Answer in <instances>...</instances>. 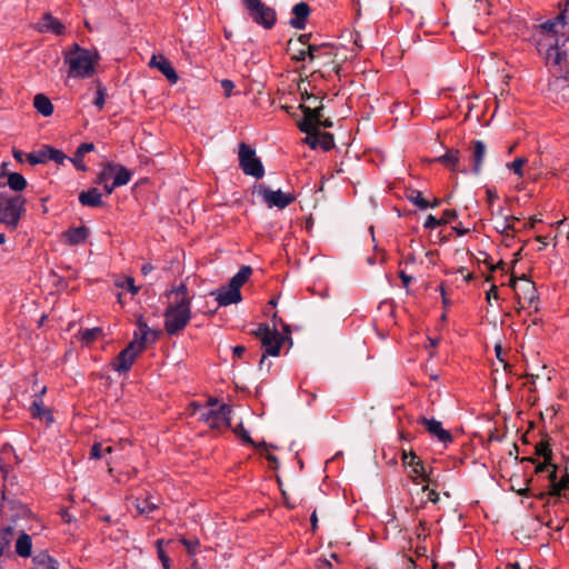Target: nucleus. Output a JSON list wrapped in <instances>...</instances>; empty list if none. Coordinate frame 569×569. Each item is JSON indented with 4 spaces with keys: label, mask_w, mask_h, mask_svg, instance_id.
Returning <instances> with one entry per match:
<instances>
[{
    "label": "nucleus",
    "mask_w": 569,
    "mask_h": 569,
    "mask_svg": "<svg viewBox=\"0 0 569 569\" xmlns=\"http://www.w3.org/2000/svg\"><path fill=\"white\" fill-rule=\"evenodd\" d=\"M2 498L4 499L3 493ZM28 516L29 510L21 503H16L13 501L6 502L3 500L0 505V553H7V556L10 557V546L13 535L21 529L18 522L22 518H28Z\"/></svg>",
    "instance_id": "nucleus-1"
},
{
    "label": "nucleus",
    "mask_w": 569,
    "mask_h": 569,
    "mask_svg": "<svg viewBox=\"0 0 569 569\" xmlns=\"http://www.w3.org/2000/svg\"><path fill=\"white\" fill-rule=\"evenodd\" d=\"M100 56L97 50H90L74 43L63 52L64 63L68 66L69 78H90L96 72V64Z\"/></svg>",
    "instance_id": "nucleus-2"
},
{
    "label": "nucleus",
    "mask_w": 569,
    "mask_h": 569,
    "mask_svg": "<svg viewBox=\"0 0 569 569\" xmlns=\"http://www.w3.org/2000/svg\"><path fill=\"white\" fill-rule=\"evenodd\" d=\"M251 335L260 340L264 350L259 363L260 367H262L267 357H278L284 343L288 342L289 347L292 346L291 329L288 323H282V333L278 329H271L268 323H259L251 331Z\"/></svg>",
    "instance_id": "nucleus-3"
},
{
    "label": "nucleus",
    "mask_w": 569,
    "mask_h": 569,
    "mask_svg": "<svg viewBox=\"0 0 569 569\" xmlns=\"http://www.w3.org/2000/svg\"><path fill=\"white\" fill-rule=\"evenodd\" d=\"M546 59L555 77L552 86L562 91V97L565 99L569 98V84H567V81H569L568 53L561 50L558 43L555 46L550 44Z\"/></svg>",
    "instance_id": "nucleus-4"
},
{
    "label": "nucleus",
    "mask_w": 569,
    "mask_h": 569,
    "mask_svg": "<svg viewBox=\"0 0 569 569\" xmlns=\"http://www.w3.org/2000/svg\"><path fill=\"white\" fill-rule=\"evenodd\" d=\"M164 330L169 336L181 332L191 319V299L180 298L170 303L164 310Z\"/></svg>",
    "instance_id": "nucleus-5"
},
{
    "label": "nucleus",
    "mask_w": 569,
    "mask_h": 569,
    "mask_svg": "<svg viewBox=\"0 0 569 569\" xmlns=\"http://www.w3.org/2000/svg\"><path fill=\"white\" fill-rule=\"evenodd\" d=\"M536 455L542 457L545 461L536 467V473L548 471L550 481V496L560 497L563 490L569 489V475H566L560 481L557 480V466L551 463L552 451L549 443L540 441L536 446Z\"/></svg>",
    "instance_id": "nucleus-6"
},
{
    "label": "nucleus",
    "mask_w": 569,
    "mask_h": 569,
    "mask_svg": "<svg viewBox=\"0 0 569 569\" xmlns=\"http://www.w3.org/2000/svg\"><path fill=\"white\" fill-rule=\"evenodd\" d=\"M26 200L21 194L0 193V224L9 230L17 229L24 212Z\"/></svg>",
    "instance_id": "nucleus-7"
},
{
    "label": "nucleus",
    "mask_w": 569,
    "mask_h": 569,
    "mask_svg": "<svg viewBox=\"0 0 569 569\" xmlns=\"http://www.w3.org/2000/svg\"><path fill=\"white\" fill-rule=\"evenodd\" d=\"M251 20L267 30L272 29L277 23L276 10L268 7L261 0H241Z\"/></svg>",
    "instance_id": "nucleus-8"
},
{
    "label": "nucleus",
    "mask_w": 569,
    "mask_h": 569,
    "mask_svg": "<svg viewBox=\"0 0 569 569\" xmlns=\"http://www.w3.org/2000/svg\"><path fill=\"white\" fill-rule=\"evenodd\" d=\"M238 158L239 167L242 169L244 174L251 176L256 179H261L264 176L262 162L256 156V150L251 146L241 142L239 144Z\"/></svg>",
    "instance_id": "nucleus-9"
},
{
    "label": "nucleus",
    "mask_w": 569,
    "mask_h": 569,
    "mask_svg": "<svg viewBox=\"0 0 569 569\" xmlns=\"http://www.w3.org/2000/svg\"><path fill=\"white\" fill-rule=\"evenodd\" d=\"M508 286L513 288L516 297L519 299L522 308L536 307L539 297L535 282L528 280L526 277L519 279L511 277Z\"/></svg>",
    "instance_id": "nucleus-10"
},
{
    "label": "nucleus",
    "mask_w": 569,
    "mask_h": 569,
    "mask_svg": "<svg viewBox=\"0 0 569 569\" xmlns=\"http://www.w3.org/2000/svg\"><path fill=\"white\" fill-rule=\"evenodd\" d=\"M146 348L142 347V342H138V335H133V340L120 351L116 359L114 370L118 372H128L138 355H140Z\"/></svg>",
    "instance_id": "nucleus-11"
},
{
    "label": "nucleus",
    "mask_w": 569,
    "mask_h": 569,
    "mask_svg": "<svg viewBox=\"0 0 569 569\" xmlns=\"http://www.w3.org/2000/svg\"><path fill=\"white\" fill-rule=\"evenodd\" d=\"M231 408L228 405H220L217 408L203 409L200 413V420L206 422L211 429H219L221 426H230Z\"/></svg>",
    "instance_id": "nucleus-12"
},
{
    "label": "nucleus",
    "mask_w": 569,
    "mask_h": 569,
    "mask_svg": "<svg viewBox=\"0 0 569 569\" xmlns=\"http://www.w3.org/2000/svg\"><path fill=\"white\" fill-rule=\"evenodd\" d=\"M258 193L269 208L276 207L278 209H284L296 200V197L290 192L284 193L281 190L272 191L263 184L258 187Z\"/></svg>",
    "instance_id": "nucleus-13"
},
{
    "label": "nucleus",
    "mask_w": 569,
    "mask_h": 569,
    "mask_svg": "<svg viewBox=\"0 0 569 569\" xmlns=\"http://www.w3.org/2000/svg\"><path fill=\"white\" fill-rule=\"evenodd\" d=\"M66 159L67 156L61 150L50 146H44L39 151L28 154V161L31 164L46 163L48 161H54L59 164H62Z\"/></svg>",
    "instance_id": "nucleus-14"
},
{
    "label": "nucleus",
    "mask_w": 569,
    "mask_h": 569,
    "mask_svg": "<svg viewBox=\"0 0 569 569\" xmlns=\"http://www.w3.org/2000/svg\"><path fill=\"white\" fill-rule=\"evenodd\" d=\"M300 108L303 112V119L298 123V128L305 133H310V131H315V127H318V122L321 120L323 106L310 108L300 104Z\"/></svg>",
    "instance_id": "nucleus-15"
},
{
    "label": "nucleus",
    "mask_w": 569,
    "mask_h": 569,
    "mask_svg": "<svg viewBox=\"0 0 569 569\" xmlns=\"http://www.w3.org/2000/svg\"><path fill=\"white\" fill-rule=\"evenodd\" d=\"M47 388L42 389L34 395V399L30 406L32 418L44 421L47 426H51L54 421L53 413L50 409L46 408L42 401V396L46 393Z\"/></svg>",
    "instance_id": "nucleus-16"
},
{
    "label": "nucleus",
    "mask_w": 569,
    "mask_h": 569,
    "mask_svg": "<svg viewBox=\"0 0 569 569\" xmlns=\"http://www.w3.org/2000/svg\"><path fill=\"white\" fill-rule=\"evenodd\" d=\"M419 423L422 425L429 435L436 438L443 445L452 442V436L449 430L442 428V423L433 418L428 419L422 417L419 420Z\"/></svg>",
    "instance_id": "nucleus-17"
},
{
    "label": "nucleus",
    "mask_w": 569,
    "mask_h": 569,
    "mask_svg": "<svg viewBox=\"0 0 569 569\" xmlns=\"http://www.w3.org/2000/svg\"><path fill=\"white\" fill-rule=\"evenodd\" d=\"M402 461L403 465L412 468V478L415 482H417L418 478H421L427 483H432L431 476L426 473L422 461L415 452L407 453L403 451Z\"/></svg>",
    "instance_id": "nucleus-18"
},
{
    "label": "nucleus",
    "mask_w": 569,
    "mask_h": 569,
    "mask_svg": "<svg viewBox=\"0 0 569 569\" xmlns=\"http://www.w3.org/2000/svg\"><path fill=\"white\" fill-rule=\"evenodd\" d=\"M211 295L216 297L220 307L238 303L242 299L241 291L234 289L229 283L211 292Z\"/></svg>",
    "instance_id": "nucleus-19"
},
{
    "label": "nucleus",
    "mask_w": 569,
    "mask_h": 569,
    "mask_svg": "<svg viewBox=\"0 0 569 569\" xmlns=\"http://www.w3.org/2000/svg\"><path fill=\"white\" fill-rule=\"evenodd\" d=\"M291 13L292 18L289 20V24L293 29L303 30L311 13L310 6L301 1L292 7Z\"/></svg>",
    "instance_id": "nucleus-20"
},
{
    "label": "nucleus",
    "mask_w": 569,
    "mask_h": 569,
    "mask_svg": "<svg viewBox=\"0 0 569 569\" xmlns=\"http://www.w3.org/2000/svg\"><path fill=\"white\" fill-rule=\"evenodd\" d=\"M568 17L569 16L567 14V10L561 9L557 17L545 21L540 24V28L546 33L558 34L561 32L563 36H566L565 28L568 24Z\"/></svg>",
    "instance_id": "nucleus-21"
},
{
    "label": "nucleus",
    "mask_w": 569,
    "mask_h": 569,
    "mask_svg": "<svg viewBox=\"0 0 569 569\" xmlns=\"http://www.w3.org/2000/svg\"><path fill=\"white\" fill-rule=\"evenodd\" d=\"M149 66L157 68L168 79L170 83H177L179 79L178 74L174 68L172 67L171 62L163 56L153 54L151 57Z\"/></svg>",
    "instance_id": "nucleus-22"
},
{
    "label": "nucleus",
    "mask_w": 569,
    "mask_h": 569,
    "mask_svg": "<svg viewBox=\"0 0 569 569\" xmlns=\"http://www.w3.org/2000/svg\"><path fill=\"white\" fill-rule=\"evenodd\" d=\"M436 161L440 162L443 167L449 169L452 172H461L467 173L468 170L466 168H460V151L458 149H449L447 152L438 158Z\"/></svg>",
    "instance_id": "nucleus-23"
},
{
    "label": "nucleus",
    "mask_w": 569,
    "mask_h": 569,
    "mask_svg": "<svg viewBox=\"0 0 569 569\" xmlns=\"http://www.w3.org/2000/svg\"><path fill=\"white\" fill-rule=\"evenodd\" d=\"M486 144L481 140H475L471 142V171L473 174L478 176L481 172L482 162L486 156Z\"/></svg>",
    "instance_id": "nucleus-24"
},
{
    "label": "nucleus",
    "mask_w": 569,
    "mask_h": 569,
    "mask_svg": "<svg viewBox=\"0 0 569 569\" xmlns=\"http://www.w3.org/2000/svg\"><path fill=\"white\" fill-rule=\"evenodd\" d=\"M38 30L40 32H51L60 36L64 33V26L52 14L46 13L38 23Z\"/></svg>",
    "instance_id": "nucleus-25"
},
{
    "label": "nucleus",
    "mask_w": 569,
    "mask_h": 569,
    "mask_svg": "<svg viewBox=\"0 0 569 569\" xmlns=\"http://www.w3.org/2000/svg\"><path fill=\"white\" fill-rule=\"evenodd\" d=\"M78 200L84 207L99 208L103 206L102 193L97 188H90L86 191H81Z\"/></svg>",
    "instance_id": "nucleus-26"
},
{
    "label": "nucleus",
    "mask_w": 569,
    "mask_h": 569,
    "mask_svg": "<svg viewBox=\"0 0 569 569\" xmlns=\"http://www.w3.org/2000/svg\"><path fill=\"white\" fill-rule=\"evenodd\" d=\"M89 236V230L84 226L71 228L63 232L64 241L70 246H77L86 242Z\"/></svg>",
    "instance_id": "nucleus-27"
},
{
    "label": "nucleus",
    "mask_w": 569,
    "mask_h": 569,
    "mask_svg": "<svg viewBox=\"0 0 569 569\" xmlns=\"http://www.w3.org/2000/svg\"><path fill=\"white\" fill-rule=\"evenodd\" d=\"M137 325L139 332L136 333L138 335V342H142V347L146 348L148 342H154L158 339V332L150 329L142 317L138 319Z\"/></svg>",
    "instance_id": "nucleus-28"
},
{
    "label": "nucleus",
    "mask_w": 569,
    "mask_h": 569,
    "mask_svg": "<svg viewBox=\"0 0 569 569\" xmlns=\"http://www.w3.org/2000/svg\"><path fill=\"white\" fill-rule=\"evenodd\" d=\"M21 533L16 542V552L18 556L22 558H28L31 556L32 541L31 537L23 531V528L20 529Z\"/></svg>",
    "instance_id": "nucleus-29"
},
{
    "label": "nucleus",
    "mask_w": 569,
    "mask_h": 569,
    "mask_svg": "<svg viewBox=\"0 0 569 569\" xmlns=\"http://www.w3.org/2000/svg\"><path fill=\"white\" fill-rule=\"evenodd\" d=\"M32 561L37 569H59L58 561L47 551H40L33 556Z\"/></svg>",
    "instance_id": "nucleus-30"
},
{
    "label": "nucleus",
    "mask_w": 569,
    "mask_h": 569,
    "mask_svg": "<svg viewBox=\"0 0 569 569\" xmlns=\"http://www.w3.org/2000/svg\"><path fill=\"white\" fill-rule=\"evenodd\" d=\"M33 107L36 110L44 117H49L53 113V104L48 97L39 93L33 99Z\"/></svg>",
    "instance_id": "nucleus-31"
},
{
    "label": "nucleus",
    "mask_w": 569,
    "mask_h": 569,
    "mask_svg": "<svg viewBox=\"0 0 569 569\" xmlns=\"http://www.w3.org/2000/svg\"><path fill=\"white\" fill-rule=\"evenodd\" d=\"M252 273V269L249 266H243L240 268V270L230 279L228 282L231 287H233L237 290H240V288L248 281Z\"/></svg>",
    "instance_id": "nucleus-32"
},
{
    "label": "nucleus",
    "mask_w": 569,
    "mask_h": 569,
    "mask_svg": "<svg viewBox=\"0 0 569 569\" xmlns=\"http://www.w3.org/2000/svg\"><path fill=\"white\" fill-rule=\"evenodd\" d=\"M132 178V172L128 170L126 167L117 163V169H114L113 173V187H122L130 182Z\"/></svg>",
    "instance_id": "nucleus-33"
},
{
    "label": "nucleus",
    "mask_w": 569,
    "mask_h": 569,
    "mask_svg": "<svg viewBox=\"0 0 569 569\" xmlns=\"http://www.w3.org/2000/svg\"><path fill=\"white\" fill-rule=\"evenodd\" d=\"M321 50L322 47H317L316 44H308L307 49L297 50V52L292 54V59L296 61H305L308 58L310 61H315L317 58L316 52Z\"/></svg>",
    "instance_id": "nucleus-34"
},
{
    "label": "nucleus",
    "mask_w": 569,
    "mask_h": 569,
    "mask_svg": "<svg viewBox=\"0 0 569 569\" xmlns=\"http://www.w3.org/2000/svg\"><path fill=\"white\" fill-rule=\"evenodd\" d=\"M519 219L513 216H507L501 222H498L496 229L507 237H512L515 232H517L515 223Z\"/></svg>",
    "instance_id": "nucleus-35"
},
{
    "label": "nucleus",
    "mask_w": 569,
    "mask_h": 569,
    "mask_svg": "<svg viewBox=\"0 0 569 569\" xmlns=\"http://www.w3.org/2000/svg\"><path fill=\"white\" fill-rule=\"evenodd\" d=\"M8 187L13 191H22L27 187L26 178L19 172H10L7 180Z\"/></svg>",
    "instance_id": "nucleus-36"
},
{
    "label": "nucleus",
    "mask_w": 569,
    "mask_h": 569,
    "mask_svg": "<svg viewBox=\"0 0 569 569\" xmlns=\"http://www.w3.org/2000/svg\"><path fill=\"white\" fill-rule=\"evenodd\" d=\"M171 542H172V540H164L163 538L158 539L156 541V548H157L158 558L161 561V565H162L163 569H170L171 568V560H170L169 556L167 555V552L163 549L164 545H170Z\"/></svg>",
    "instance_id": "nucleus-37"
},
{
    "label": "nucleus",
    "mask_w": 569,
    "mask_h": 569,
    "mask_svg": "<svg viewBox=\"0 0 569 569\" xmlns=\"http://www.w3.org/2000/svg\"><path fill=\"white\" fill-rule=\"evenodd\" d=\"M407 199L421 210L429 209V201L422 197V193L419 190H410L407 193Z\"/></svg>",
    "instance_id": "nucleus-38"
},
{
    "label": "nucleus",
    "mask_w": 569,
    "mask_h": 569,
    "mask_svg": "<svg viewBox=\"0 0 569 569\" xmlns=\"http://www.w3.org/2000/svg\"><path fill=\"white\" fill-rule=\"evenodd\" d=\"M114 169H117L116 162L106 163L97 177V183L109 182L110 179H113Z\"/></svg>",
    "instance_id": "nucleus-39"
},
{
    "label": "nucleus",
    "mask_w": 569,
    "mask_h": 569,
    "mask_svg": "<svg viewBox=\"0 0 569 569\" xmlns=\"http://www.w3.org/2000/svg\"><path fill=\"white\" fill-rule=\"evenodd\" d=\"M136 508L140 515H149L157 509V505L149 501V499H137Z\"/></svg>",
    "instance_id": "nucleus-40"
},
{
    "label": "nucleus",
    "mask_w": 569,
    "mask_h": 569,
    "mask_svg": "<svg viewBox=\"0 0 569 569\" xmlns=\"http://www.w3.org/2000/svg\"><path fill=\"white\" fill-rule=\"evenodd\" d=\"M101 336H102V329L99 327H94V328L87 329L86 331H83L82 336H81V340L84 343L89 345Z\"/></svg>",
    "instance_id": "nucleus-41"
},
{
    "label": "nucleus",
    "mask_w": 569,
    "mask_h": 569,
    "mask_svg": "<svg viewBox=\"0 0 569 569\" xmlns=\"http://www.w3.org/2000/svg\"><path fill=\"white\" fill-rule=\"evenodd\" d=\"M527 163V158H516L512 162H509L507 167L513 171L519 178L523 177V166Z\"/></svg>",
    "instance_id": "nucleus-42"
},
{
    "label": "nucleus",
    "mask_w": 569,
    "mask_h": 569,
    "mask_svg": "<svg viewBox=\"0 0 569 569\" xmlns=\"http://www.w3.org/2000/svg\"><path fill=\"white\" fill-rule=\"evenodd\" d=\"M106 96H107V89L104 86H102L100 82L97 86V92L96 98L93 100V104L99 109L102 110L106 103Z\"/></svg>",
    "instance_id": "nucleus-43"
},
{
    "label": "nucleus",
    "mask_w": 569,
    "mask_h": 569,
    "mask_svg": "<svg viewBox=\"0 0 569 569\" xmlns=\"http://www.w3.org/2000/svg\"><path fill=\"white\" fill-rule=\"evenodd\" d=\"M182 546L186 548L188 555L193 556L198 552V549L200 547L199 539H187V538H180L179 540Z\"/></svg>",
    "instance_id": "nucleus-44"
},
{
    "label": "nucleus",
    "mask_w": 569,
    "mask_h": 569,
    "mask_svg": "<svg viewBox=\"0 0 569 569\" xmlns=\"http://www.w3.org/2000/svg\"><path fill=\"white\" fill-rule=\"evenodd\" d=\"M233 431L242 442L249 446H256V441L250 437L249 432L243 428L242 423L237 426Z\"/></svg>",
    "instance_id": "nucleus-45"
},
{
    "label": "nucleus",
    "mask_w": 569,
    "mask_h": 569,
    "mask_svg": "<svg viewBox=\"0 0 569 569\" xmlns=\"http://www.w3.org/2000/svg\"><path fill=\"white\" fill-rule=\"evenodd\" d=\"M116 286L119 288H126L132 295H137L139 292V287L134 284V280L131 277H127L122 281H117Z\"/></svg>",
    "instance_id": "nucleus-46"
},
{
    "label": "nucleus",
    "mask_w": 569,
    "mask_h": 569,
    "mask_svg": "<svg viewBox=\"0 0 569 569\" xmlns=\"http://www.w3.org/2000/svg\"><path fill=\"white\" fill-rule=\"evenodd\" d=\"M319 47H322V50L321 51H318L316 52V60L317 59H322L325 60L322 66L325 67L326 64L328 63H331L333 62V60H331V57H332V51L331 49L327 46V44H320Z\"/></svg>",
    "instance_id": "nucleus-47"
},
{
    "label": "nucleus",
    "mask_w": 569,
    "mask_h": 569,
    "mask_svg": "<svg viewBox=\"0 0 569 569\" xmlns=\"http://www.w3.org/2000/svg\"><path fill=\"white\" fill-rule=\"evenodd\" d=\"M305 143H307L311 149H316L317 147H319L320 140L317 127H315V131H310V133H307V137L305 138Z\"/></svg>",
    "instance_id": "nucleus-48"
},
{
    "label": "nucleus",
    "mask_w": 569,
    "mask_h": 569,
    "mask_svg": "<svg viewBox=\"0 0 569 569\" xmlns=\"http://www.w3.org/2000/svg\"><path fill=\"white\" fill-rule=\"evenodd\" d=\"M319 140H320L319 146L326 151L330 150L333 147V137L331 133H328V132L321 133V137L319 138Z\"/></svg>",
    "instance_id": "nucleus-49"
},
{
    "label": "nucleus",
    "mask_w": 569,
    "mask_h": 569,
    "mask_svg": "<svg viewBox=\"0 0 569 569\" xmlns=\"http://www.w3.org/2000/svg\"><path fill=\"white\" fill-rule=\"evenodd\" d=\"M442 224L441 218H436L429 214L423 223V227L429 230H435Z\"/></svg>",
    "instance_id": "nucleus-50"
},
{
    "label": "nucleus",
    "mask_w": 569,
    "mask_h": 569,
    "mask_svg": "<svg viewBox=\"0 0 569 569\" xmlns=\"http://www.w3.org/2000/svg\"><path fill=\"white\" fill-rule=\"evenodd\" d=\"M94 150V144L92 142H83L81 143L76 152H78V158H83V156L88 152H91Z\"/></svg>",
    "instance_id": "nucleus-51"
},
{
    "label": "nucleus",
    "mask_w": 569,
    "mask_h": 569,
    "mask_svg": "<svg viewBox=\"0 0 569 569\" xmlns=\"http://www.w3.org/2000/svg\"><path fill=\"white\" fill-rule=\"evenodd\" d=\"M429 485L430 483L423 486L422 490L428 491V493H427L428 501H430L432 503H437L439 501V493L435 489H429ZM431 485H435V483L432 482Z\"/></svg>",
    "instance_id": "nucleus-52"
},
{
    "label": "nucleus",
    "mask_w": 569,
    "mask_h": 569,
    "mask_svg": "<svg viewBox=\"0 0 569 569\" xmlns=\"http://www.w3.org/2000/svg\"><path fill=\"white\" fill-rule=\"evenodd\" d=\"M102 457V446L99 442L92 445L90 449V459H100Z\"/></svg>",
    "instance_id": "nucleus-53"
},
{
    "label": "nucleus",
    "mask_w": 569,
    "mask_h": 569,
    "mask_svg": "<svg viewBox=\"0 0 569 569\" xmlns=\"http://www.w3.org/2000/svg\"><path fill=\"white\" fill-rule=\"evenodd\" d=\"M458 217L456 210H445L441 217L442 224L449 223Z\"/></svg>",
    "instance_id": "nucleus-54"
},
{
    "label": "nucleus",
    "mask_w": 569,
    "mask_h": 569,
    "mask_svg": "<svg viewBox=\"0 0 569 569\" xmlns=\"http://www.w3.org/2000/svg\"><path fill=\"white\" fill-rule=\"evenodd\" d=\"M487 202L491 207L495 201L499 199L497 190L495 188H487L486 190Z\"/></svg>",
    "instance_id": "nucleus-55"
},
{
    "label": "nucleus",
    "mask_w": 569,
    "mask_h": 569,
    "mask_svg": "<svg viewBox=\"0 0 569 569\" xmlns=\"http://www.w3.org/2000/svg\"><path fill=\"white\" fill-rule=\"evenodd\" d=\"M70 161L74 164V167L80 171H86L87 166L83 162V158H78V152L74 153Z\"/></svg>",
    "instance_id": "nucleus-56"
},
{
    "label": "nucleus",
    "mask_w": 569,
    "mask_h": 569,
    "mask_svg": "<svg viewBox=\"0 0 569 569\" xmlns=\"http://www.w3.org/2000/svg\"><path fill=\"white\" fill-rule=\"evenodd\" d=\"M221 88L223 89L224 94H226L227 97H230V96H231V93H232V90L234 89V84H233V82H232L231 80H229V79H223V80L221 81Z\"/></svg>",
    "instance_id": "nucleus-57"
},
{
    "label": "nucleus",
    "mask_w": 569,
    "mask_h": 569,
    "mask_svg": "<svg viewBox=\"0 0 569 569\" xmlns=\"http://www.w3.org/2000/svg\"><path fill=\"white\" fill-rule=\"evenodd\" d=\"M498 287L496 284H492L490 289L486 292V300L488 303H490L491 299L498 300Z\"/></svg>",
    "instance_id": "nucleus-58"
},
{
    "label": "nucleus",
    "mask_w": 569,
    "mask_h": 569,
    "mask_svg": "<svg viewBox=\"0 0 569 569\" xmlns=\"http://www.w3.org/2000/svg\"><path fill=\"white\" fill-rule=\"evenodd\" d=\"M247 349L244 346H236L232 349L233 359H240L246 353Z\"/></svg>",
    "instance_id": "nucleus-59"
},
{
    "label": "nucleus",
    "mask_w": 569,
    "mask_h": 569,
    "mask_svg": "<svg viewBox=\"0 0 569 569\" xmlns=\"http://www.w3.org/2000/svg\"><path fill=\"white\" fill-rule=\"evenodd\" d=\"M399 278L401 279L403 287L406 288L409 286L412 279L411 276L407 274L403 270L399 272Z\"/></svg>",
    "instance_id": "nucleus-60"
},
{
    "label": "nucleus",
    "mask_w": 569,
    "mask_h": 569,
    "mask_svg": "<svg viewBox=\"0 0 569 569\" xmlns=\"http://www.w3.org/2000/svg\"><path fill=\"white\" fill-rule=\"evenodd\" d=\"M452 230L457 233V236L461 237V236H465L469 232V229L468 228H463L461 226V223L452 227Z\"/></svg>",
    "instance_id": "nucleus-61"
},
{
    "label": "nucleus",
    "mask_w": 569,
    "mask_h": 569,
    "mask_svg": "<svg viewBox=\"0 0 569 569\" xmlns=\"http://www.w3.org/2000/svg\"><path fill=\"white\" fill-rule=\"evenodd\" d=\"M180 298L188 297V289L184 284H180L177 289L173 290Z\"/></svg>",
    "instance_id": "nucleus-62"
},
{
    "label": "nucleus",
    "mask_w": 569,
    "mask_h": 569,
    "mask_svg": "<svg viewBox=\"0 0 569 569\" xmlns=\"http://www.w3.org/2000/svg\"><path fill=\"white\" fill-rule=\"evenodd\" d=\"M283 320L278 317L277 312L272 315V328L271 329H278V326L280 325L282 327Z\"/></svg>",
    "instance_id": "nucleus-63"
},
{
    "label": "nucleus",
    "mask_w": 569,
    "mask_h": 569,
    "mask_svg": "<svg viewBox=\"0 0 569 569\" xmlns=\"http://www.w3.org/2000/svg\"><path fill=\"white\" fill-rule=\"evenodd\" d=\"M310 38H311L310 33L300 34L299 38H298V41L301 44H309L308 42H309Z\"/></svg>",
    "instance_id": "nucleus-64"
}]
</instances>
